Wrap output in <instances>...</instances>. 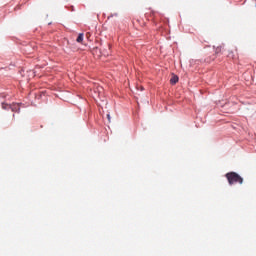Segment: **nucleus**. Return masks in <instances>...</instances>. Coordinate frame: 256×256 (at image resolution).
Wrapping results in <instances>:
<instances>
[{
    "mask_svg": "<svg viewBox=\"0 0 256 256\" xmlns=\"http://www.w3.org/2000/svg\"><path fill=\"white\" fill-rule=\"evenodd\" d=\"M229 185H235V183H239V185H243V177H241L236 172H228L225 175Z\"/></svg>",
    "mask_w": 256,
    "mask_h": 256,
    "instance_id": "nucleus-1",
    "label": "nucleus"
},
{
    "mask_svg": "<svg viewBox=\"0 0 256 256\" xmlns=\"http://www.w3.org/2000/svg\"><path fill=\"white\" fill-rule=\"evenodd\" d=\"M221 51H223V48L221 46H218L215 48V55H219V53H221Z\"/></svg>",
    "mask_w": 256,
    "mask_h": 256,
    "instance_id": "nucleus-4",
    "label": "nucleus"
},
{
    "mask_svg": "<svg viewBox=\"0 0 256 256\" xmlns=\"http://www.w3.org/2000/svg\"><path fill=\"white\" fill-rule=\"evenodd\" d=\"M2 109H11V105L2 103Z\"/></svg>",
    "mask_w": 256,
    "mask_h": 256,
    "instance_id": "nucleus-5",
    "label": "nucleus"
},
{
    "mask_svg": "<svg viewBox=\"0 0 256 256\" xmlns=\"http://www.w3.org/2000/svg\"><path fill=\"white\" fill-rule=\"evenodd\" d=\"M86 37H87V39H89L90 37H91V33H86Z\"/></svg>",
    "mask_w": 256,
    "mask_h": 256,
    "instance_id": "nucleus-7",
    "label": "nucleus"
},
{
    "mask_svg": "<svg viewBox=\"0 0 256 256\" xmlns=\"http://www.w3.org/2000/svg\"><path fill=\"white\" fill-rule=\"evenodd\" d=\"M83 37H84L83 33H80L76 39L77 43H83Z\"/></svg>",
    "mask_w": 256,
    "mask_h": 256,
    "instance_id": "nucleus-3",
    "label": "nucleus"
},
{
    "mask_svg": "<svg viewBox=\"0 0 256 256\" xmlns=\"http://www.w3.org/2000/svg\"><path fill=\"white\" fill-rule=\"evenodd\" d=\"M179 82V77L177 76H173L171 79H170V83L171 85H175L176 83Z\"/></svg>",
    "mask_w": 256,
    "mask_h": 256,
    "instance_id": "nucleus-2",
    "label": "nucleus"
},
{
    "mask_svg": "<svg viewBox=\"0 0 256 256\" xmlns=\"http://www.w3.org/2000/svg\"><path fill=\"white\" fill-rule=\"evenodd\" d=\"M228 57H230V59H233L235 56L233 55V51H230L228 54Z\"/></svg>",
    "mask_w": 256,
    "mask_h": 256,
    "instance_id": "nucleus-6",
    "label": "nucleus"
},
{
    "mask_svg": "<svg viewBox=\"0 0 256 256\" xmlns=\"http://www.w3.org/2000/svg\"><path fill=\"white\" fill-rule=\"evenodd\" d=\"M108 121H111V115L107 114Z\"/></svg>",
    "mask_w": 256,
    "mask_h": 256,
    "instance_id": "nucleus-8",
    "label": "nucleus"
}]
</instances>
